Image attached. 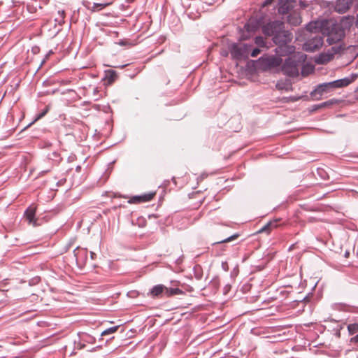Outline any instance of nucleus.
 <instances>
[{
  "instance_id": "obj_1",
  "label": "nucleus",
  "mask_w": 358,
  "mask_h": 358,
  "mask_svg": "<svg viewBox=\"0 0 358 358\" xmlns=\"http://www.w3.org/2000/svg\"><path fill=\"white\" fill-rule=\"evenodd\" d=\"M350 83L351 80L348 78L329 83H324L317 85V87L310 93V95L314 97L315 100H319L324 93L329 92L334 89L346 87L350 85Z\"/></svg>"
},
{
  "instance_id": "obj_2",
  "label": "nucleus",
  "mask_w": 358,
  "mask_h": 358,
  "mask_svg": "<svg viewBox=\"0 0 358 358\" xmlns=\"http://www.w3.org/2000/svg\"><path fill=\"white\" fill-rule=\"evenodd\" d=\"M306 59V55L301 52L294 54L285 59L282 66L283 73L289 76L295 77L299 75V69L301 62Z\"/></svg>"
},
{
  "instance_id": "obj_3",
  "label": "nucleus",
  "mask_w": 358,
  "mask_h": 358,
  "mask_svg": "<svg viewBox=\"0 0 358 358\" xmlns=\"http://www.w3.org/2000/svg\"><path fill=\"white\" fill-rule=\"evenodd\" d=\"M322 34H326L327 42L329 45L337 43L345 37V31L341 24H334L324 31Z\"/></svg>"
},
{
  "instance_id": "obj_4",
  "label": "nucleus",
  "mask_w": 358,
  "mask_h": 358,
  "mask_svg": "<svg viewBox=\"0 0 358 358\" xmlns=\"http://www.w3.org/2000/svg\"><path fill=\"white\" fill-rule=\"evenodd\" d=\"M182 294L183 291L179 288H169L160 284L155 285L148 294L152 298H162Z\"/></svg>"
},
{
  "instance_id": "obj_5",
  "label": "nucleus",
  "mask_w": 358,
  "mask_h": 358,
  "mask_svg": "<svg viewBox=\"0 0 358 358\" xmlns=\"http://www.w3.org/2000/svg\"><path fill=\"white\" fill-rule=\"evenodd\" d=\"M251 45L245 43H234L229 48L231 57L235 59L248 58L251 51Z\"/></svg>"
},
{
  "instance_id": "obj_6",
  "label": "nucleus",
  "mask_w": 358,
  "mask_h": 358,
  "mask_svg": "<svg viewBox=\"0 0 358 358\" xmlns=\"http://www.w3.org/2000/svg\"><path fill=\"white\" fill-rule=\"evenodd\" d=\"M324 39L320 34L310 35L303 45V50L315 52L318 50L323 45Z\"/></svg>"
},
{
  "instance_id": "obj_7",
  "label": "nucleus",
  "mask_w": 358,
  "mask_h": 358,
  "mask_svg": "<svg viewBox=\"0 0 358 358\" xmlns=\"http://www.w3.org/2000/svg\"><path fill=\"white\" fill-rule=\"evenodd\" d=\"M345 50V47L343 44L336 45L327 52H324L320 55L317 62L320 64H325L331 61L335 55L342 52Z\"/></svg>"
},
{
  "instance_id": "obj_8",
  "label": "nucleus",
  "mask_w": 358,
  "mask_h": 358,
  "mask_svg": "<svg viewBox=\"0 0 358 358\" xmlns=\"http://www.w3.org/2000/svg\"><path fill=\"white\" fill-rule=\"evenodd\" d=\"M261 66L264 69H272L280 66L282 64V59L278 56L262 57L259 59Z\"/></svg>"
},
{
  "instance_id": "obj_9",
  "label": "nucleus",
  "mask_w": 358,
  "mask_h": 358,
  "mask_svg": "<svg viewBox=\"0 0 358 358\" xmlns=\"http://www.w3.org/2000/svg\"><path fill=\"white\" fill-rule=\"evenodd\" d=\"M283 28V23L281 21L275 20L265 24L262 28V31L265 35L274 36Z\"/></svg>"
},
{
  "instance_id": "obj_10",
  "label": "nucleus",
  "mask_w": 358,
  "mask_h": 358,
  "mask_svg": "<svg viewBox=\"0 0 358 358\" xmlns=\"http://www.w3.org/2000/svg\"><path fill=\"white\" fill-rule=\"evenodd\" d=\"M292 40V35L289 31H280L273 36V41L277 45H282L283 43H289Z\"/></svg>"
},
{
  "instance_id": "obj_11",
  "label": "nucleus",
  "mask_w": 358,
  "mask_h": 358,
  "mask_svg": "<svg viewBox=\"0 0 358 358\" xmlns=\"http://www.w3.org/2000/svg\"><path fill=\"white\" fill-rule=\"evenodd\" d=\"M294 46L290 45L289 43H283L282 45H277V48L275 49L276 55L280 58L281 57H285L292 54L294 52Z\"/></svg>"
},
{
  "instance_id": "obj_12",
  "label": "nucleus",
  "mask_w": 358,
  "mask_h": 358,
  "mask_svg": "<svg viewBox=\"0 0 358 358\" xmlns=\"http://www.w3.org/2000/svg\"><path fill=\"white\" fill-rule=\"evenodd\" d=\"M352 4V0H336L335 10L341 14L347 12Z\"/></svg>"
},
{
  "instance_id": "obj_13",
  "label": "nucleus",
  "mask_w": 358,
  "mask_h": 358,
  "mask_svg": "<svg viewBox=\"0 0 358 358\" xmlns=\"http://www.w3.org/2000/svg\"><path fill=\"white\" fill-rule=\"evenodd\" d=\"M36 207L30 206L24 213V217L29 224L36 226V220L35 219Z\"/></svg>"
},
{
  "instance_id": "obj_14",
  "label": "nucleus",
  "mask_w": 358,
  "mask_h": 358,
  "mask_svg": "<svg viewBox=\"0 0 358 358\" xmlns=\"http://www.w3.org/2000/svg\"><path fill=\"white\" fill-rule=\"evenodd\" d=\"M155 193H149L145 194L141 196H135L132 197L129 203H141V202H145V201H150L152 199V198L155 196Z\"/></svg>"
},
{
  "instance_id": "obj_15",
  "label": "nucleus",
  "mask_w": 358,
  "mask_h": 358,
  "mask_svg": "<svg viewBox=\"0 0 358 358\" xmlns=\"http://www.w3.org/2000/svg\"><path fill=\"white\" fill-rule=\"evenodd\" d=\"M321 29V23L320 22H310L306 25V30L310 32V35L320 34L319 33Z\"/></svg>"
},
{
  "instance_id": "obj_16",
  "label": "nucleus",
  "mask_w": 358,
  "mask_h": 358,
  "mask_svg": "<svg viewBox=\"0 0 358 358\" xmlns=\"http://www.w3.org/2000/svg\"><path fill=\"white\" fill-rule=\"evenodd\" d=\"M337 103H338V101L335 99H329V100L322 102L321 103L313 105L311 107V110L316 111L319 109H322L324 108H329Z\"/></svg>"
},
{
  "instance_id": "obj_17",
  "label": "nucleus",
  "mask_w": 358,
  "mask_h": 358,
  "mask_svg": "<svg viewBox=\"0 0 358 358\" xmlns=\"http://www.w3.org/2000/svg\"><path fill=\"white\" fill-rule=\"evenodd\" d=\"M277 222L278 220H273L268 222L266 224H265L263 227H262L258 232L263 233L266 232V234H269L270 231L277 227Z\"/></svg>"
},
{
  "instance_id": "obj_18",
  "label": "nucleus",
  "mask_w": 358,
  "mask_h": 358,
  "mask_svg": "<svg viewBox=\"0 0 358 358\" xmlns=\"http://www.w3.org/2000/svg\"><path fill=\"white\" fill-rule=\"evenodd\" d=\"M117 78V73L111 69L105 71L104 80H106L108 84L113 83Z\"/></svg>"
},
{
  "instance_id": "obj_19",
  "label": "nucleus",
  "mask_w": 358,
  "mask_h": 358,
  "mask_svg": "<svg viewBox=\"0 0 358 358\" xmlns=\"http://www.w3.org/2000/svg\"><path fill=\"white\" fill-rule=\"evenodd\" d=\"M110 4V3H94L92 10V11L101 10Z\"/></svg>"
},
{
  "instance_id": "obj_20",
  "label": "nucleus",
  "mask_w": 358,
  "mask_h": 358,
  "mask_svg": "<svg viewBox=\"0 0 358 358\" xmlns=\"http://www.w3.org/2000/svg\"><path fill=\"white\" fill-rule=\"evenodd\" d=\"M348 329L350 335L355 334L358 332V323L350 324L348 326Z\"/></svg>"
},
{
  "instance_id": "obj_21",
  "label": "nucleus",
  "mask_w": 358,
  "mask_h": 358,
  "mask_svg": "<svg viewBox=\"0 0 358 358\" xmlns=\"http://www.w3.org/2000/svg\"><path fill=\"white\" fill-rule=\"evenodd\" d=\"M64 16H65L64 11L59 10L58 11V17H56L55 21L57 22L59 24L62 25L63 23H64Z\"/></svg>"
},
{
  "instance_id": "obj_22",
  "label": "nucleus",
  "mask_w": 358,
  "mask_h": 358,
  "mask_svg": "<svg viewBox=\"0 0 358 358\" xmlns=\"http://www.w3.org/2000/svg\"><path fill=\"white\" fill-rule=\"evenodd\" d=\"M118 328H119V326H115V327L108 328L106 330H104L103 331H102L101 336L112 334L116 332L117 330L118 329Z\"/></svg>"
},
{
  "instance_id": "obj_23",
  "label": "nucleus",
  "mask_w": 358,
  "mask_h": 358,
  "mask_svg": "<svg viewBox=\"0 0 358 358\" xmlns=\"http://www.w3.org/2000/svg\"><path fill=\"white\" fill-rule=\"evenodd\" d=\"M289 6L288 3H285L282 5H280L278 8V12L280 14H286L289 12Z\"/></svg>"
},
{
  "instance_id": "obj_24",
  "label": "nucleus",
  "mask_w": 358,
  "mask_h": 358,
  "mask_svg": "<svg viewBox=\"0 0 358 358\" xmlns=\"http://www.w3.org/2000/svg\"><path fill=\"white\" fill-rule=\"evenodd\" d=\"M239 236V234H235L224 240H222L220 241L217 242L216 243H229L230 241H232L235 239H236Z\"/></svg>"
},
{
  "instance_id": "obj_25",
  "label": "nucleus",
  "mask_w": 358,
  "mask_h": 358,
  "mask_svg": "<svg viewBox=\"0 0 358 358\" xmlns=\"http://www.w3.org/2000/svg\"><path fill=\"white\" fill-rule=\"evenodd\" d=\"M255 43L259 47H264L266 45L264 38L262 36H257L255 39Z\"/></svg>"
},
{
  "instance_id": "obj_26",
  "label": "nucleus",
  "mask_w": 358,
  "mask_h": 358,
  "mask_svg": "<svg viewBox=\"0 0 358 358\" xmlns=\"http://www.w3.org/2000/svg\"><path fill=\"white\" fill-rule=\"evenodd\" d=\"M48 162L50 164V165L48 168H46V169L43 168V167H39L38 168L39 170L41 171V173H48L49 171H50V169L52 167V162H51L48 161Z\"/></svg>"
},
{
  "instance_id": "obj_27",
  "label": "nucleus",
  "mask_w": 358,
  "mask_h": 358,
  "mask_svg": "<svg viewBox=\"0 0 358 358\" xmlns=\"http://www.w3.org/2000/svg\"><path fill=\"white\" fill-rule=\"evenodd\" d=\"M260 50L258 48H254L251 52H250V55L251 57H256L259 53H260Z\"/></svg>"
},
{
  "instance_id": "obj_28",
  "label": "nucleus",
  "mask_w": 358,
  "mask_h": 358,
  "mask_svg": "<svg viewBox=\"0 0 358 358\" xmlns=\"http://www.w3.org/2000/svg\"><path fill=\"white\" fill-rule=\"evenodd\" d=\"M46 113H47V110H45L44 112H43L42 113L38 115V117L36 118L35 121L37 120H39L40 118L43 117L46 114Z\"/></svg>"
},
{
  "instance_id": "obj_29",
  "label": "nucleus",
  "mask_w": 358,
  "mask_h": 358,
  "mask_svg": "<svg viewBox=\"0 0 358 358\" xmlns=\"http://www.w3.org/2000/svg\"><path fill=\"white\" fill-rule=\"evenodd\" d=\"M289 21L291 23L294 24H299V23L301 22V21H300L299 19H296V20H295V22H292V19H291V18H289Z\"/></svg>"
},
{
  "instance_id": "obj_30",
  "label": "nucleus",
  "mask_w": 358,
  "mask_h": 358,
  "mask_svg": "<svg viewBox=\"0 0 358 358\" xmlns=\"http://www.w3.org/2000/svg\"><path fill=\"white\" fill-rule=\"evenodd\" d=\"M272 1H273V0H266L264 1V5H268V4L271 3Z\"/></svg>"
},
{
  "instance_id": "obj_31",
  "label": "nucleus",
  "mask_w": 358,
  "mask_h": 358,
  "mask_svg": "<svg viewBox=\"0 0 358 358\" xmlns=\"http://www.w3.org/2000/svg\"><path fill=\"white\" fill-rule=\"evenodd\" d=\"M355 341H358V334L354 337Z\"/></svg>"
},
{
  "instance_id": "obj_32",
  "label": "nucleus",
  "mask_w": 358,
  "mask_h": 358,
  "mask_svg": "<svg viewBox=\"0 0 358 358\" xmlns=\"http://www.w3.org/2000/svg\"><path fill=\"white\" fill-rule=\"evenodd\" d=\"M298 99H299L298 98H294V97L291 98L292 101H297Z\"/></svg>"
},
{
  "instance_id": "obj_33",
  "label": "nucleus",
  "mask_w": 358,
  "mask_h": 358,
  "mask_svg": "<svg viewBox=\"0 0 358 358\" xmlns=\"http://www.w3.org/2000/svg\"><path fill=\"white\" fill-rule=\"evenodd\" d=\"M94 91V93L98 92H99L98 88H97V87H96V88H95Z\"/></svg>"
},
{
  "instance_id": "obj_34",
  "label": "nucleus",
  "mask_w": 358,
  "mask_h": 358,
  "mask_svg": "<svg viewBox=\"0 0 358 358\" xmlns=\"http://www.w3.org/2000/svg\"><path fill=\"white\" fill-rule=\"evenodd\" d=\"M94 255V252H91V257H92V259H93V255Z\"/></svg>"
},
{
  "instance_id": "obj_35",
  "label": "nucleus",
  "mask_w": 358,
  "mask_h": 358,
  "mask_svg": "<svg viewBox=\"0 0 358 358\" xmlns=\"http://www.w3.org/2000/svg\"><path fill=\"white\" fill-rule=\"evenodd\" d=\"M357 20H358V13H357Z\"/></svg>"
}]
</instances>
